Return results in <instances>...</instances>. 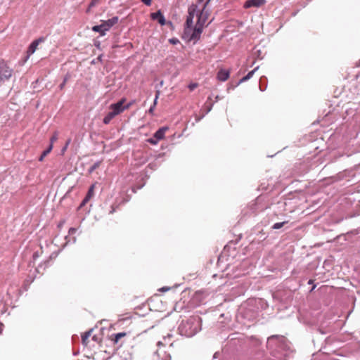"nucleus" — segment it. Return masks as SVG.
I'll return each mask as SVG.
<instances>
[{
  "mask_svg": "<svg viewBox=\"0 0 360 360\" xmlns=\"http://www.w3.org/2000/svg\"><path fill=\"white\" fill-rule=\"evenodd\" d=\"M58 134L57 131H55L53 133V136L50 139V142H51L50 146H53L54 142H56L58 140Z\"/></svg>",
  "mask_w": 360,
  "mask_h": 360,
  "instance_id": "obj_17",
  "label": "nucleus"
},
{
  "mask_svg": "<svg viewBox=\"0 0 360 360\" xmlns=\"http://www.w3.org/2000/svg\"><path fill=\"white\" fill-rule=\"evenodd\" d=\"M97 3H98L97 1L92 0L91 2L90 3V4H89V7L93 8L94 6H95L96 5Z\"/></svg>",
  "mask_w": 360,
  "mask_h": 360,
  "instance_id": "obj_24",
  "label": "nucleus"
},
{
  "mask_svg": "<svg viewBox=\"0 0 360 360\" xmlns=\"http://www.w3.org/2000/svg\"><path fill=\"white\" fill-rule=\"evenodd\" d=\"M91 334V330H89V331H87L86 333H84L82 335V343L84 345H87L88 342H89V338L90 337Z\"/></svg>",
  "mask_w": 360,
  "mask_h": 360,
  "instance_id": "obj_13",
  "label": "nucleus"
},
{
  "mask_svg": "<svg viewBox=\"0 0 360 360\" xmlns=\"http://www.w3.org/2000/svg\"><path fill=\"white\" fill-rule=\"evenodd\" d=\"M287 223H288V221H283V222H278V223L274 224L273 225L272 228L274 229H278L282 228L284 226V224H285Z\"/></svg>",
  "mask_w": 360,
  "mask_h": 360,
  "instance_id": "obj_18",
  "label": "nucleus"
},
{
  "mask_svg": "<svg viewBox=\"0 0 360 360\" xmlns=\"http://www.w3.org/2000/svg\"><path fill=\"white\" fill-rule=\"evenodd\" d=\"M141 1L146 6H150V4H151V0H141Z\"/></svg>",
  "mask_w": 360,
  "mask_h": 360,
  "instance_id": "obj_23",
  "label": "nucleus"
},
{
  "mask_svg": "<svg viewBox=\"0 0 360 360\" xmlns=\"http://www.w3.org/2000/svg\"><path fill=\"white\" fill-rule=\"evenodd\" d=\"M94 185H91L90 188H89V191L87 192V194L84 199L82 200L81 203V207L84 206L86 203L94 196Z\"/></svg>",
  "mask_w": 360,
  "mask_h": 360,
  "instance_id": "obj_11",
  "label": "nucleus"
},
{
  "mask_svg": "<svg viewBox=\"0 0 360 360\" xmlns=\"http://www.w3.org/2000/svg\"><path fill=\"white\" fill-rule=\"evenodd\" d=\"M147 141L152 145H156L159 141L157 139H155L153 136V138L148 139Z\"/></svg>",
  "mask_w": 360,
  "mask_h": 360,
  "instance_id": "obj_20",
  "label": "nucleus"
},
{
  "mask_svg": "<svg viewBox=\"0 0 360 360\" xmlns=\"http://www.w3.org/2000/svg\"><path fill=\"white\" fill-rule=\"evenodd\" d=\"M118 21L119 18L117 16H115L110 19H108V20H101V25L106 32L107 31L110 30L112 27L116 25Z\"/></svg>",
  "mask_w": 360,
  "mask_h": 360,
  "instance_id": "obj_6",
  "label": "nucleus"
},
{
  "mask_svg": "<svg viewBox=\"0 0 360 360\" xmlns=\"http://www.w3.org/2000/svg\"><path fill=\"white\" fill-rule=\"evenodd\" d=\"M150 16L153 20H157L161 25L165 24V17L160 11L151 13Z\"/></svg>",
  "mask_w": 360,
  "mask_h": 360,
  "instance_id": "obj_10",
  "label": "nucleus"
},
{
  "mask_svg": "<svg viewBox=\"0 0 360 360\" xmlns=\"http://www.w3.org/2000/svg\"><path fill=\"white\" fill-rule=\"evenodd\" d=\"M53 148H52V146H49V147L45 150L42 154L41 155V156L39 157V160L40 162L43 161L44 160V158L49 154L51 153V151L52 150Z\"/></svg>",
  "mask_w": 360,
  "mask_h": 360,
  "instance_id": "obj_16",
  "label": "nucleus"
},
{
  "mask_svg": "<svg viewBox=\"0 0 360 360\" xmlns=\"http://www.w3.org/2000/svg\"><path fill=\"white\" fill-rule=\"evenodd\" d=\"M128 333L127 332H121L115 334H112L110 336V340L113 342L114 345H120V346H122L123 341L122 340L125 338Z\"/></svg>",
  "mask_w": 360,
  "mask_h": 360,
  "instance_id": "obj_5",
  "label": "nucleus"
},
{
  "mask_svg": "<svg viewBox=\"0 0 360 360\" xmlns=\"http://www.w3.org/2000/svg\"><path fill=\"white\" fill-rule=\"evenodd\" d=\"M70 141H71L70 139H68L67 141L65 147L63 148V151H65L67 149V148H68V145L70 144Z\"/></svg>",
  "mask_w": 360,
  "mask_h": 360,
  "instance_id": "obj_25",
  "label": "nucleus"
},
{
  "mask_svg": "<svg viewBox=\"0 0 360 360\" xmlns=\"http://www.w3.org/2000/svg\"><path fill=\"white\" fill-rule=\"evenodd\" d=\"M115 116L110 111L103 118V123L108 124Z\"/></svg>",
  "mask_w": 360,
  "mask_h": 360,
  "instance_id": "obj_14",
  "label": "nucleus"
},
{
  "mask_svg": "<svg viewBox=\"0 0 360 360\" xmlns=\"http://www.w3.org/2000/svg\"><path fill=\"white\" fill-rule=\"evenodd\" d=\"M169 41L172 44H176V40H174V39H170Z\"/></svg>",
  "mask_w": 360,
  "mask_h": 360,
  "instance_id": "obj_28",
  "label": "nucleus"
},
{
  "mask_svg": "<svg viewBox=\"0 0 360 360\" xmlns=\"http://www.w3.org/2000/svg\"><path fill=\"white\" fill-rule=\"evenodd\" d=\"M257 70V68H255L253 70L249 72L248 73V75L245 77H243L240 80V83L241 82H244L247 80H248L249 79H250L252 75H254L255 72Z\"/></svg>",
  "mask_w": 360,
  "mask_h": 360,
  "instance_id": "obj_15",
  "label": "nucleus"
},
{
  "mask_svg": "<svg viewBox=\"0 0 360 360\" xmlns=\"http://www.w3.org/2000/svg\"><path fill=\"white\" fill-rule=\"evenodd\" d=\"M44 41H45V38L43 37H41L34 40L30 44V46H29V47L27 49V58L30 57L32 54H33L36 51V50L37 49L38 46L41 43H43Z\"/></svg>",
  "mask_w": 360,
  "mask_h": 360,
  "instance_id": "obj_4",
  "label": "nucleus"
},
{
  "mask_svg": "<svg viewBox=\"0 0 360 360\" xmlns=\"http://www.w3.org/2000/svg\"><path fill=\"white\" fill-rule=\"evenodd\" d=\"M168 290H169V288H162L159 290L165 292V291H167Z\"/></svg>",
  "mask_w": 360,
  "mask_h": 360,
  "instance_id": "obj_27",
  "label": "nucleus"
},
{
  "mask_svg": "<svg viewBox=\"0 0 360 360\" xmlns=\"http://www.w3.org/2000/svg\"><path fill=\"white\" fill-rule=\"evenodd\" d=\"M212 0H207V4H209Z\"/></svg>",
  "mask_w": 360,
  "mask_h": 360,
  "instance_id": "obj_31",
  "label": "nucleus"
},
{
  "mask_svg": "<svg viewBox=\"0 0 360 360\" xmlns=\"http://www.w3.org/2000/svg\"><path fill=\"white\" fill-rule=\"evenodd\" d=\"M13 70L4 60H0V82L8 80L13 75Z\"/></svg>",
  "mask_w": 360,
  "mask_h": 360,
  "instance_id": "obj_2",
  "label": "nucleus"
},
{
  "mask_svg": "<svg viewBox=\"0 0 360 360\" xmlns=\"http://www.w3.org/2000/svg\"><path fill=\"white\" fill-rule=\"evenodd\" d=\"M195 321H200V318H198V319H194Z\"/></svg>",
  "mask_w": 360,
  "mask_h": 360,
  "instance_id": "obj_30",
  "label": "nucleus"
},
{
  "mask_svg": "<svg viewBox=\"0 0 360 360\" xmlns=\"http://www.w3.org/2000/svg\"><path fill=\"white\" fill-rule=\"evenodd\" d=\"M92 30L94 32H98L101 36H105V31L103 30V28L101 27V25L93 26L92 27Z\"/></svg>",
  "mask_w": 360,
  "mask_h": 360,
  "instance_id": "obj_12",
  "label": "nucleus"
},
{
  "mask_svg": "<svg viewBox=\"0 0 360 360\" xmlns=\"http://www.w3.org/2000/svg\"><path fill=\"white\" fill-rule=\"evenodd\" d=\"M67 81H68V78H67V77H65V78L64 79V80H63V83H62V84H60V86H59V88H60V90L63 89V88L65 87V84H66Z\"/></svg>",
  "mask_w": 360,
  "mask_h": 360,
  "instance_id": "obj_22",
  "label": "nucleus"
},
{
  "mask_svg": "<svg viewBox=\"0 0 360 360\" xmlns=\"http://www.w3.org/2000/svg\"><path fill=\"white\" fill-rule=\"evenodd\" d=\"M230 75V72L226 70L221 69L219 70L217 75V78L221 82L226 81Z\"/></svg>",
  "mask_w": 360,
  "mask_h": 360,
  "instance_id": "obj_8",
  "label": "nucleus"
},
{
  "mask_svg": "<svg viewBox=\"0 0 360 360\" xmlns=\"http://www.w3.org/2000/svg\"><path fill=\"white\" fill-rule=\"evenodd\" d=\"M168 127H162L160 128L155 134L154 138L157 139L158 141L162 140L165 138V133L168 131Z\"/></svg>",
  "mask_w": 360,
  "mask_h": 360,
  "instance_id": "obj_9",
  "label": "nucleus"
},
{
  "mask_svg": "<svg viewBox=\"0 0 360 360\" xmlns=\"http://www.w3.org/2000/svg\"><path fill=\"white\" fill-rule=\"evenodd\" d=\"M158 98V95L157 94L156 96H155V101H154V103H153V105L150 108L148 112L149 113L152 114L153 112V110L155 109V107L157 104V100Z\"/></svg>",
  "mask_w": 360,
  "mask_h": 360,
  "instance_id": "obj_19",
  "label": "nucleus"
},
{
  "mask_svg": "<svg viewBox=\"0 0 360 360\" xmlns=\"http://www.w3.org/2000/svg\"><path fill=\"white\" fill-rule=\"evenodd\" d=\"M203 0H199V2H202Z\"/></svg>",
  "mask_w": 360,
  "mask_h": 360,
  "instance_id": "obj_32",
  "label": "nucleus"
},
{
  "mask_svg": "<svg viewBox=\"0 0 360 360\" xmlns=\"http://www.w3.org/2000/svg\"><path fill=\"white\" fill-rule=\"evenodd\" d=\"M207 4L206 1L200 11L198 10V6L195 4L188 7L184 34L190 41H198L200 38L203 27L208 19L209 14L205 11Z\"/></svg>",
  "mask_w": 360,
  "mask_h": 360,
  "instance_id": "obj_1",
  "label": "nucleus"
},
{
  "mask_svg": "<svg viewBox=\"0 0 360 360\" xmlns=\"http://www.w3.org/2000/svg\"><path fill=\"white\" fill-rule=\"evenodd\" d=\"M126 99L122 98L120 101L116 103L111 104L110 105V112L115 115H118L123 112L125 110L128 109L130 107V104H127L124 105Z\"/></svg>",
  "mask_w": 360,
  "mask_h": 360,
  "instance_id": "obj_3",
  "label": "nucleus"
},
{
  "mask_svg": "<svg viewBox=\"0 0 360 360\" xmlns=\"http://www.w3.org/2000/svg\"><path fill=\"white\" fill-rule=\"evenodd\" d=\"M266 4V0H247L244 5V8H250L252 7L259 8Z\"/></svg>",
  "mask_w": 360,
  "mask_h": 360,
  "instance_id": "obj_7",
  "label": "nucleus"
},
{
  "mask_svg": "<svg viewBox=\"0 0 360 360\" xmlns=\"http://www.w3.org/2000/svg\"><path fill=\"white\" fill-rule=\"evenodd\" d=\"M198 84L197 83H191L188 85V89L190 91H193L195 88H197Z\"/></svg>",
  "mask_w": 360,
  "mask_h": 360,
  "instance_id": "obj_21",
  "label": "nucleus"
},
{
  "mask_svg": "<svg viewBox=\"0 0 360 360\" xmlns=\"http://www.w3.org/2000/svg\"><path fill=\"white\" fill-rule=\"evenodd\" d=\"M77 229L75 228H70L69 229V233L70 234H73L76 232Z\"/></svg>",
  "mask_w": 360,
  "mask_h": 360,
  "instance_id": "obj_26",
  "label": "nucleus"
},
{
  "mask_svg": "<svg viewBox=\"0 0 360 360\" xmlns=\"http://www.w3.org/2000/svg\"><path fill=\"white\" fill-rule=\"evenodd\" d=\"M91 7H89V8H87V10H86V13H89V12H90V11H91Z\"/></svg>",
  "mask_w": 360,
  "mask_h": 360,
  "instance_id": "obj_29",
  "label": "nucleus"
}]
</instances>
